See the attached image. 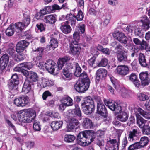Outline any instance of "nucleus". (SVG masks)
<instances>
[{"label": "nucleus", "instance_id": "obj_36", "mask_svg": "<svg viewBox=\"0 0 150 150\" xmlns=\"http://www.w3.org/2000/svg\"><path fill=\"white\" fill-rule=\"evenodd\" d=\"M149 141V138L146 137L144 136L141 138L140 140L138 142L141 148H142L147 146L148 144Z\"/></svg>", "mask_w": 150, "mask_h": 150}, {"label": "nucleus", "instance_id": "obj_30", "mask_svg": "<svg viewBox=\"0 0 150 150\" xmlns=\"http://www.w3.org/2000/svg\"><path fill=\"white\" fill-rule=\"evenodd\" d=\"M61 101L62 103L65 105V106H72L73 104L72 99L69 96H66L63 98Z\"/></svg>", "mask_w": 150, "mask_h": 150}, {"label": "nucleus", "instance_id": "obj_51", "mask_svg": "<svg viewBox=\"0 0 150 150\" xmlns=\"http://www.w3.org/2000/svg\"><path fill=\"white\" fill-rule=\"evenodd\" d=\"M80 33L78 32L75 30L73 34V38L74 40V41L76 42L77 43L80 40V37L81 35Z\"/></svg>", "mask_w": 150, "mask_h": 150}, {"label": "nucleus", "instance_id": "obj_50", "mask_svg": "<svg viewBox=\"0 0 150 150\" xmlns=\"http://www.w3.org/2000/svg\"><path fill=\"white\" fill-rule=\"evenodd\" d=\"M139 45V49L142 50H146L148 46L147 42L144 40H142Z\"/></svg>", "mask_w": 150, "mask_h": 150}, {"label": "nucleus", "instance_id": "obj_55", "mask_svg": "<svg viewBox=\"0 0 150 150\" xmlns=\"http://www.w3.org/2000/svg\"><path fill=\"white\" fill-rule=\"evenodd\" d=\"M134 33L136 35L139 36L140 38L143 37L144 35V33L140 28H138L136 29L135 30Z\"/></svg>", "mask_w": 150, "mask_h": 150}, {"label": "nucleus", "instance_id": "obj_14", "mask_svg": "<svg viewBox=\"0 0 150 150\" xmlns=\"http://www.w3.org/2000/svg\"><path fill=\"white\" fill-rule=\"evenodd\" d=\"M115 38L119 41L120 43L126 44L127 43L128 38L125 34L121 32L118 31L113 34Z\"/></svg>", "mask_w": 150, "mask_h": 150}, {"label": "nucleus", "instance_id": "obj_20", "mask_svg": "<svg viewBox=\"0 0 150 150\" xmlns=\"http://www.w3.org/2000/svg\"><path fill=\"white\" fill-rule=\"evenodd\" d=\"M39 80V77L37 73L35 72L31 71L30 72L28 77H27L25 80L33 84L34 83L38 81Z\"/></svg>", "mask_w": 150, "mask_h": 150}, {"label": "nucleus", "instance_id": "obj_17", "mask_svg": "<svg viewBox=\"0 0 150 150\" xmlns=\"http://www.w3.org/2000/svg\"><path fill=\"white\" fill-rule=\"evenodd\" d=\"M60 29L62 32L65 34L70 33L72 31V28L69 25V22L67 21L62 23Z\"/></svg>", "mask_w": 150, "mask_h": 150}, {"label": "nucleus", "instance_id": "obj_23", "mask_svg": "<svg viewBox=\"0 0 150 150\" xmlns=\"http://www.w3.org/2000/svg\"><path fill=\"white\" fill-rule=\"evenodd\" d=\"M63 124L62 121H52L50 124L51 127L53 131H57L62 127Z\"/></svg>", "mask_w": 150, "mask_h": 150}, {"label": "nucleus", "instance_id": "obj_60", "mask_svg": "<svg viewBox=\"0 0 150 150\" xmlns=\"http://www.w3.org/2000/svg\"><path fill=\"white\" fill-rule=\"evenodd\" d=\"M142 132L145 134H150V126L146 125L142 128Z\"/></svg>", "mask_w": 150, "mask_h": 150}, {"label": "nucleus", "instance_id": "obj_33", "mask_svg": "<svg viewBox=\"0 0 150 150\" xmlns=\"http://www.w3.org/2000/svg\"><path fill=\"white\" fill-rule=\"evenodd\" d=\"M31 84L28 81L25 80L22 89V92L27 94L29 92L31 89Z\"/></svg>", "mask_w": 150, "mask_h": 150}, {"label": "nucleus", "instance_id": "obj_1", "mask_svg": "<svg viewBox=\"0 0 150 150\" xmlns=\"http://www.w3.org/2000/svg\"><path fill=\"white\" fill-rule=\"evenodd\" d=\"M94 137V134L89 130L84 131L78 134L76 138L77 143L82 146H87L93 141Z\"/></svg>", "mask_w": 150, "mask_h": 150}, {"label": "nucleus", "instance_id": "obj_64", "mask_svg": "<svg viewBox=\"0 0 150 150\" xmlns=\"http://www.w3.org/2000/svg\"><path fill=\"white\" fill-rule=\"evenodd\" d=\"M127 137L125 136L123 139L121 144V148L122 150H125L128 144Z\"/></svg>", "mask_w": 150, "mask_h": 150}, {"label": "nucleus", "instance_id": "obj_21", "mask_svg": "<svg viewBox=\"0 0 150 150\" xmlns=\"http://www.w3.org/2000/svg\"><path fill=\"white\" fill-rule=\"evenodd\" d=\"M71 59V57L69 56H66L59 59L57 62V71H59L62 69L65 63L69 60Z\"/></svg>", "mask_w": 150, "mask_h": 150}, {"label": "nucleus", "instance_id": "obj_37", "mask_svg": "<svg viewBox=\"0 0 150 150\" xmlns=\"http://www.w3.org/2000/svg\"><path fill=\"white\" fill-rule=\"evenodd\" d=\"M13 27L14 28L15 31L17 32H19L20 31H21L23 30L24 27H25L23 26L22 22H19L16 23L14 24H12Z\"/></svg>", "mask_w": 150, "mask_h": 150}, {"label": "nucleus", "instance_id": "obj_18", "mask_svg": "<svg viewBox=\"0 0 150 150\" xmlns=\"http://www.w3.org/2000/svg\"><path fill=\"white\" fill-rule=\"evenodd\" d=\"M127 79L132 82L135 87L139 88L140 86V83L138 80V77L136 73H132L129 76H127Z\"/></svg>", "mask_w": 150, "mask_h": 150}, {"label": "nucleus", "instance_id": "obj_47", "mask_svg": "<svg viewBox=\"0 0 150 150\" xmlns=\"http://www.w3.org/2000/svg\"><path fill=\"white\" fill-rule=\"evenodd\" d=\"M89 131L91 133L94 134V135L95 137L93 139V140L95 138L96 136L97 137V138H102L104 136V132L101 130H99L97 131L96 132H95L93 131L92 130H89Z\"/></svg>", "mask_w": 150, "mask_h": 150}, {"label": "nucleus", "instance_id": "obj_31", "mask_svg": "<svg viewBox=\"0 0 150 150\" xmlns=\"http://www.w3.org/2000/svg\"><path fill=\"white\" fill-rule=\"evenodd\" d=\"M49 44V45L46 47V48H49L48 50H50L51 48L54 49L57 47L58 45V42L57 39L52 38L51 39Z\"/></svg>", "mask_w": 150, "mask_h": 150}, {"label": "nucleus", "instance_id": "obj_52", "mask_svg": "<svg viewBox=\"0 0 150 150\" xmlns=\"http://www.w3.org/2000/svg\"><path fill=\"white\" fill-rule=\"evenodd\" d=\"M30 16H27L24 17L22 22L23 24V25L26 27L30 23Z\"/></svg>", "mask_w": 150, "mask_h": 150}, {"label": "nucleus", "instance_id": "obj_5", "mask_svg": "<svg viewBox=\"0 0 150 150\" xmlns=\"http://www.w3.org/2000/svg\"><path fill=\"white\" fill-rule=\"evenodd\" d=\"M69 53L74 56L78 57L81 52V47L80 45L76 42L72 40L69 43Z\"/></svg>", "mask_w": 150, "mask_h": 150}, {"label": "nucleus", "instance_id": "obj_15", "mask_svg": "<svg viewBox=\"0 0 150 150\" xmlns=\"http://www.w3.org/2000/svg\"><path fill=\"white\" fill-rule=\"evenodd\" d=\"M128 51L122 50L117 53L118 61L120 62L126 63L128 61Z\"/></svg>", "mask_w": 150, "mask_h": 150}, {"label": "nucleus", "instance_id": "obj_11", "mask_svg": "<svg viewBox=\"0 0 150 150\" xmlns=\"http://www.w3.org/2000/svg\"><path fill=\"white\" fill-rule=\"evenodd\" d=\"M68 122L66 128L68 132L71 131L72 130L77 128V126L79 125V123L78 120L74 117L69 118Z\"/></svg>", "mask_w": 150, "mask_h": 150}, {"label": "nucleus", "instance_id": "obj_56", "mask_svg": "<svg viewBox=\"0 0 150 150\" xmlns=\"http://www.w3.org/2000/svg\"><path fill=\"white\" fill-rule=\"evenodd\" d=\"M33 127L34 130L35 131H40L41 128L40 122L36 120H34Z\"/></svg>", "mask_w": 150, "mask_h": 150}, {"label": "nucleus", "instance_id": "obj_54", "mask_svg": "<svg viewBox=\"0 0 150 150\" xmlns=\"http://www.w3.org/2000/svg\"><path fill=\"white\" fill-rule=\"evenodd\" d=\"M75 16L77 21H81L84 18L83 13L81 10H79L78 11L77 14L76 15H75Z\"/></svg>", "mask_w": 150, "mask_h": 150}, {"label": "nucleus", "instance_id": "obj_24", "mask_svg": "<svg viewBox=\"0 0 150 150\" xmlns=\"http://www.w3.org/2000/svg\"><path fill=\"white\" fill-rule=\"evenodd\" d=\"M117 69V73L122 75H125L129 72V69L128 67L125 65L118 66Z\"/></svg>", "mask_w": 150, "mask_h": 150}, {"label": "nucleus", "instance_id": "obj_53", "mask_svg": "<svg viewBox=\"0 0 150 150\" xmlns=\"http://www.w3.org/2000/svg\"><path fill=\"white\" fill-rule=\"evenodd\" d=\"M46 25L45 23H39L36 25V27L38 28V30L40 32H42L45 30Z\"/></svg>", "mask_w": 150, "mask_h": 150}, {"label": "nucleus", "instance_id": "obj_6", "mask_svg": "<svg viewBox=\"0 0 150 150\" xmlns=\"http://www.w3.org/2000/svg\"><path fill=\"white\" fill-rule=\"evenodd\" d=\"M97 103V112L102 116L105 117L107 114L106 108L102 102L100 97H97L96 99Z\"/></svg>", "mask_w": 150, "mask_h": 150}, {"label": "nucleus", "instance_id": "obj_28", "mask_svg": "<svg viewBox=\"0 0 150 150\" xmlns=\"http://www.w3.org/2000/svg\"><path fill=\"white\" fill-rule=\"evenodd\" d=\"M138 60L139 63L141 66L146 67L148 66L145 56L144 54L141 52H140L139 54Z\"/></svg>", "mask_w": 150, "mask_h": 150}, {"label": "nucleus", "instance_id": "obj_4", "mask_svg": "<svg viewBox=\"0 0 150 150\" xmlns=\"http://www.w3.org/2000/svg\"><path fill=\"white\" fill-rule=\"evenodd\" d=\"M78 80L74 84V87L78 92L84 93L88 90L90 86V79L88 77L81 79Z\"/></svg>", "mask_w": 150, "mask_h": 150}, {"label": "nucleus", "instance_id": "obj_7", "mask_svg": "<svg viewBox=\"0 0 150 150\" xmlns=\"http://www.w3.org/2000/svg\"><path fill=\"white\" fill-rule=\"evenodd\" d=\"M118 141L117 142L116 139H111L109 138V140L107 141V145L105 147L106 150H115L119 149V146L120 144V136H118Z\"/></svg>", "mask_w": 150, "mask_h": 150}, {"label": "nucleus", "instance_id": "obj_13", "mask_svg": "<svg viewBox=\"0 0 150 150\" xmlns=\"http://www.w3.org/2000/svg\"><path fill=\"white\" fill-rule=\"evenodd\" d=\"M75 67L74 69V71H73L74 75L77 77H80L81 78H86L88 77L86 73L84 71L81 74L82 71V69L79 66L78 63L75 62L74 64Z\"/></svg>", "mask_w": 150, "mask_h": 150}, {"label": "nucleus", "instance_id": "obj_16", "mask_svg": "<svg viewBox=\"0 0 150 150\" xmlns=\"http://www.w3.org/2000/svg\"><path fill=\"white\" fill-rule=\"evenodd\" d=\"M75 108L69 111L68 116L69 117H74L81 116V112L78 104L75 105Z\"/></svg>", "mask_w": 150, "mask_h": 150}, {"label": "nucleus", "instance_id": "obj_57", "mask_svg": "<svg viewBox=\"0 0 150 150\" xmlns=\"http://www.w3.org/2000/svg\"><path fill=\"white\" fill-rule=\"evenodd\" d=\"M0 61L4 63L8 64L9 61V57L7 54L3 55L0 58Z\"/></svg>", "mask_w": 150, "mask_h": 150}, {"label": "nucleus", "instance_id": "obj_40", "mask_svg": "<svg viewBox=\"0 0 150 150\" xmlns=\"http://www.w3.org/2000/svg\"><path fill=\"white\" fill-rule=\"evenodd\" d=\"M21 100V105L22 107H24L27 105L29 103L30 99L27 96L22 95L20 96Z\"/></svg>", "mask_w": 150, "mask_h": 150}, {"label": "nucleus", "instance_id": "obj_63", "mask_svg": "<svg viewBox=\"0 0 150 150\" xmlns=\"http://www.w3.org/2000/svg\"><path fill=\"white\" fill-rule=\"evenodd\" d=\"M7 52L11 56L15 59L16 54L15 50L13 48H11L8 49Z\"/></svg>", "mask_w": 150, "mask_h": 150}, {"label": "nucleus", "instance_id": "obj_44", "mask_svg": "<svg viewBox=\"0 0 150 150\" xmlns=\"http://www.w3.org/2000/svg\"><path fill=\"white\" fill-rule=\"evenodd\" d=\"M19 65V64L18 65ZM20 66H21L22 69L30 70L31 69L34 65V64L31 62L22 63L19 64Z\"/></svg>", "mask_w": 150, "mask_h": 150}, {"label": "nucleus", "instance_id": "obj_26", "mask_svg": "<svg viewBox=\"0 0 150 150\" xmlns=\"http://www.w3.org/2000/svg\"><path fill=\"white\" fill-rule=\"evenodd\" d=\"M117 116V119L119 121L125 122L128 119V115L127 113L125 111H121L119 112Z\"/></svg>", "mask_w": 150, "mask_h": 150}, {"label": "nucleus", "instance_id": "obj_10", "mask_svg": "<svg viewBox=\"0 0 150 150\" xmlns=\"http://www.w3.org/2000/svg\"><path fill=\"white\" fill-rule=\"evenodd\" d=\"M108 74L107 70L103 68L98 69L96 73L95 81L96 84H98L100 81L104 79L107 76Z\"/></svg>", "mask_w": 150, "mask_h": 150}, {"label": "nucleus", "instance_id": "obj_49", "mask_svg": "<svg viewBox=\"0 0 150 150\" xmlns=\"http://www.w3.org/2000/svg\"><path fill=\"white\" fill-rule=\"evenodd\" d=\"M141 148L139 143L137 142L130 145L128 148V150H136Z\"/></svg>", "mask_w": 150, "mask_h": 150}, {"label": "nucleus", "instance_id": "obj_43", "mask_svg": "<svg viewBox=\"0 0 150 150\" xmlns=\"http://www.w3.org/2000/svg\"><path fill=\"white\" fill-rule=\"evenodd\" d=\"M76 137L74 135L71 134H65L64 140L65 142L67 143H71L74 142Z\"/></svg>", "mask_w": 150, "mask_h": 150}, {"label": "nucleus", "instance_id": "obj_25", "mask_svg": "<svg viewBox=\"0 0 150 150\" xmlns=\"http://www.w3.org/2000/svg\"><path fill=\"white\" fill-rule=\"evenodd\" d=\"M44 50V47H39L34 50V52H37V54L36 57V61L41 62L42 60Z\"/></svg>", "mask_w": 150, "mask_h": 150}, {"label": "nucleus", "instance_id": "obj_38", "mask_svg": "<svg viewBox=\"0 0 150 150\" xmlns=\"http://www.w3.org/2000/svg\"><path fill=\"white\" fill-rule=\"evenodd\" d=\"M138 112L144 117L147 119H150V112H145L141 108L139 107L137 109Z\"/></svg>", "mask_w": 150, "mask_h": 150}, {"label": "nucleus", "instance_id": "obj_8", "mask_svg": "<svg viewBox=\"0 0 150 150\" xmlns=\"http://www.w3.org/2000/svg\"><path fill=\"white\" fill-rule=\"evenodd\" d=\"M104 102L105 104L109 108L115 113H118L122 111V108L121 104L116 102H110L109 101L104 100Z\"/></svg>", "mask_w": 150, "mask_h": 150}, {"label": "nucleus", "instance_id": "obj_58", "mask_svg": "<svg viewBox=\"0 0 150 150\" xmlns=\"http://www.w3.org/2000/svg\"><path fill=\"white\" fill-rule=\"evenodd\" d=\"M19 55H17L15 59V60L17 61H22L26 58V55L23 54L22 52L19 53Z\"/></svg>", "mask_w": 150, "mask_h": 150}, {"label": "nucleus", "instance_id": "obj_9", "mask_svg": "<svg viewBox=\"0 0 150 150\" xmlns=\"http://www.w3.org/2000/svg\"><path fill=\"white\" fill-rule=\"evenodd\" d=\"M139 77L141 81L140 86L144 87L150 83V78L148 72H140L139 74Z\"/></svg>", "mask_w": 150, "mask_h": 150}, {"label": "nucleus", "instance_id": "obj_12", "mask_svg": "<svg viewBox=\"0 0 150 150\" xmlns=\"http://www.w3.org/2000/svg\"><path fill=\"white\" fill-rule=\"evenodd\" d=\"M45 69L51 74H53L55 69H57V64L53 61L49 59L47 61L45 64Z\"/></svg>", "mask_w": 150, "mask_h": 150}, {"label": "nucleus", "instance_id": "obj_29", "mask_svg": "<svg viewBox=\"0 0 150 150\" xmlns=\"http://www.w3.org/2000/svg\"><path fill=\"white\" fill-rule=\"evenodd\" d=\"M136 116L137 124L140 128H142L145 125V120L144 119L139 113H136Z\"/></svg>", "mask_w": 150, "mask_h": 150}, {"label": "nucleus", "instance_id": "obj_62", "mask_svg": "<svg viewBox=\"0 0 150 150\" xmlns=\"http://www.w3.org/2000/svg\"><path fill=\"white\" fill-rule=\"evenodd\" d=\"M18 43L24 49H25L29 44V42L25 40H22L18 42Z\"/></svg>", "mask_w": 150, "mask_h": 150}, {"label": "nucleus", "instance_id": "obj_42", "mask_svg": "<svg viewBox=\"0 0 150 150\" xmlns=\"http://www.w3.org/2000/svg\"><path fill=\"white\" fill-rule=\"evenodd\" d=\"M86 25L84 24L80 23L78 26H76L75 30L78 32L80 33L81 34L84 35L85 32Z\"/></svg>", "mask_w": 150, "mask_h": 150}, {"label": "nucleus", "instance_id": "obj_48", "mask_svg": "<svg viewBox=\"0 0 150 150\" xmlns=\"http://www.w3.org/2000/svg\"><path fill=\"white\" fill-rule=\"evenodd\" d=\"M138 99L140 101H145L149 99L148 96L142 93H139L137 94Z\"/></svg>", "mask_w": 150, "mask_h": 150}, {"label": "nucleus", "instance_id": "obj_61", "mask_svg": "<svg viewBox=\"0 0 150 150\" xmlns=\"http://www.w3.org/2000/svg\"><path fill=\"white\" fill-rule=\"evenodd\" d=\"M11 82L19 84V78L16 74H15L12 75L11 79Z\"/></svg>", "mask_w": 150, "mask_h": 150}, {"label": "nucleus", "instance_id": "obj_41", "mask_svg": "<svg viewBox=\"0 0 150 150\" xmlns=\"http://www.w3.org/2000/svg\"><path fill=\"white\" fill-rule=\"evenodd\" d=\"M62 73L63 75L68 80H70L71 79L72 73L71 71L68 70L67 68H64L63 69Z\"/></svg>", "mask_w": 150, "mask_h": 150}, {"label": "nucleus", "instance_id": "obj_59", "mask_svg": "<svg viewBox=\"0 0 150 150\" xmlns=\"http://www.w3.org/2000/svg\"><path fill=\"white\" fill-rule=\"evenodd\" d=\"M52 96V93L48 90H46L43 93L42 97L44 100H46L48 97L51 96Z\"/></svg>", "mask_w": 150, "mask_h": 150}, {"label": "nucleus", "instance_id": "obj_39", "mask_svg": "<svg viewBox=\"0 0 150 150\" xmlns=\"http://www.w3.org/2000/svg\"><path fill=\"white\" fill-rule=\"evenodd\" d=\"M108 64V60L107 58L105 57L102 58L97 64L98 67H105Z\"/></svg>", "mask_w": 150, "mask_h": 150}, {"label": "nucleus", "instance_id": "obj_19", "mask_svg": "<svg viewBox=\"0 0 150 150\" xmlns=\"http://www.w3.org/2000/svg\"><path fill=\"white\" fill-rule=\"evenodd\" d=\"M82 125L85 129H93L95 127L94 125L92 120L88 118H83Z\"/></svg>", "mask_w": 150, "mask_h": 150}, {"label": "nucleus", "instance_id": "obj_2", "mask_svg": "<svg viewBox=\"0 0 150 150\" xmlns=\"http://www.w3.org/2000/svg\"><path fill=\"white\" fill-rule=\"evenodd\" d=\"M81 107L83 112L87 115H90L95 110L94 102L92 98L90 96L85 97L81 101Z\"/></svg>", "mask_w": 150, "mask_h": 150}, {"label": "nucleus", "instance_id": "obj_45", "mask_svg": "<svg viewBox=\"0 0 150 150\" xmlns=\"http://www.w3.org/2000/svg\"><path fill=\"white\" fill-rule=\"evenodd\" d=\"M12 24H11L6 31V34L8 36H12L14 33V32L15 31L14 28Z\"/></svg>", "mask_w": 150, "mask_h": 150}, {"label": "nucleus", "instance_id": "obj_35", "mask_svg": "<svg viewBox=\"0 0 150 150\" xmlns=\"http://www.w3.org/2000/svg\"><path fill=\"white\" fill-rule=\"evenodd\" d=\"M18 84L11 82L8 84L9 90L12 91L15 93H17L18 92Z\"/></svg>", "mask_w": 150, "mask_h": 150}, {"label": "nucleus", "instance_id": "obj_22", "mask_svg": "<svg viewBox=\"0 0 150 150\" xmlns=\"http://www.w3.org/2000/svg\"><path fill=\"white\" fill-rule=\"evenodd\" d=\"M139 134L138 129H133L132 131L129 132L128 134V138L130 141H135L139 139V137L137 136Z\"/></svg>", "mask_w": 150, "mask_h": 150}, {"label": "nucleus", "instance_id": "obj_46", "mask_svg": "<svg viewBox=\"0 0 150 150\" xmlns=\"http://www.w3.org/2000/svg\"><path fill=\"white\" fill-rule=\"evenodd\" d=\"M54 83L51 80L44 79L42 80L41 86L42 88H45L47 86H52L54 85Z\"/></svg>", "mask_w": 150, "mask_h": 150}, {"label": "nucleus", "instance_id": "obj_27", "mask_svg": "<svg viewBox=\"0 0 150 150\" xmlns=\"http://www.w3.org/2000/svg\"><path fill=\"white\" fill-rule=\"evenodd\" d=\"M140 21L142 23L143 29L145 31L148 30L149 28L150 21L147 16H144L142 19Z\"/></svg>", "mask_w": 150, "mask_h": 150}, {"label": "nucleus", "instance_id": "obj_3", "mask_svg": "<svg viewBox=\"0 0 150 150\" xmlns=\"http://www.w3.org/2000/svg\"><path fill=\"white\" fill-rule=\"evenodd\" d=\"M35 117V111L31 109L20 111L18 115L20 121L25 123H30L34 120Z\"/></svg>", "mask_w": 150, "mask_h": 150}, {"label": "nucleus", "instance_id": "obj_32", "mask_svg": "<svg viewBox=\"0 0 150 150\" xmlns=\"http://www.w3.org/2000/svg\"><path fill=\"white\" fill-rule=\"evenodd\" d=\"M44 19L46 23L52 24H54L56 21V18L52 15H47L44 17Z\"/></svg>", "mask_w": 150, "mask_h": 150}, {"label": "nucleus", "instance_id": "obj_34", "mask_svg": "<svg viewBox=\"0 0 150 150\" xmlns=\"http://www.w3.org/2000/svg\"><path fill=\"white\" fill-rule=\"evenodd\" d=\"M65 18L69 22H70L71 25H74L76 24V18L74 14L73 15L71 13L67 14L66 15Z\"/></svg>", "mask_w": 150, "mask_h": 150}]
</instances>
